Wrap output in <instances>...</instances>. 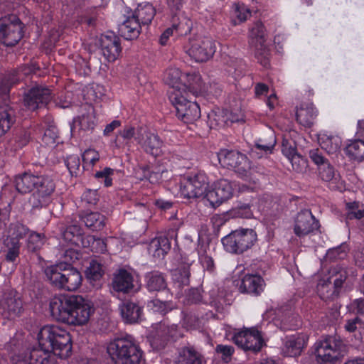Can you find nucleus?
I'll return each instance as SVG.
<instances>
[{
    "mask_svg": "<svg viewBox=\"0 0 364 364\" xmlns=\"http://www.w3.org/2000/svg\"><path fill=\"white\" fill-rule=\"evenodd\" d=\"M49 306L54 319L73 326L85 324L94 312L91 302L79 295L56 294Z\"/></svg>",
    "mask_w": 364,
    "mask_h": 364,
    "instance_id": "obj_1",
    "label": "nucleus"
},
{
    "mask_svg": "<svg viewBox=\"0 0 364 364\" xmlns=\"http://www.w3.org/2000/svg\"><path fill=\"white\" fill-rule=\"evenodd\" d=\"M38 341L41 346L48 348L60 358H66L70 355L71 336L66 330L58 326H45L41 328L38 334Z\"/></svg>",
    "mask_w": 364,
    "mask_h": 364,
    "instance_id": "obj_2",
    "label": "nucleus"
},
{
    "mask_svg": "<svg viewBox=\"0 0 364 364\" xmlns=\"http://www.w3.org/2000/svg\"><path fill=\"white\" fill-rule=\"evenodd\" d=\"M107 351L115 364H140L143 352L131 336L111 341Z\"/></svg>",
    "mask_w": 364,
    "mask_h": 364,
    "instance_id": "obj_3",
    "label": "nucleus"
},
{
    "mask_svg": "<svg viewBox=\"0 0 364 364\" xmlns=\"http://www.w3.org/2000/svg\"><path fill=\"white\" fill-rule=\"evenodd\" d=\"M346 351V344L337 336H328L314 344L316 360L319 364H333Z\"/></svg>",
    "mask_w": 364,
    "mask_h": 364,
    "instance_id": "obj_4",
    "label": "nucleus"
},
{
    "mask_svg": "<svg viewBox=\"0 0 364 364\" xmlns=\"http://www.w3.org/2000/svg\"><path fill=\"white\" fill-rule=\"evenodd\" d=\"M186 91L184 95L180 90L173 89L169 93V100L176 109V116L185 123H192L200 117V109L196 102L188 99Z\"/></svg>",
    "mask_w": 364,
    "mask_h": 364,
    "instance_id": "obj_5",
    "label": "nucleus"
},
{
    "mask_svg": "<svg viewBox=\"0 0 364 364\" xmlns=\"http://www.w3.org/2000/svg\"><path fill=\"white\" fill-rule=\"evenodd\" d=\"M257 240L252 229H238L232 231L222 239L225 250L233 254H242L250 249Z\"/></svg>",
    "mask_w": 364,
    "mask_h": 364,
    "instance_id": "obj_6",
    "label": "nucleus"
},
{
    "mask_svg": "<svg viewBox=\"0 0 364 364\" xmlns=\"http://www.w3.org/2000/svg\"><path fill=\"white\" fill-rule=\"evenodd\" d=\"M186 53L196 62L203 63L210 59L216 50L215 42L206 36H195L188 38V44L184 46Z\"/></svg>",
    "mask_w": 364,
    "mask_h": 364,
    "instance_id": "obj_7",
    "label": "nucleus"
},
{
    "mask_svg": "<svg viewBox=\"0 0 364 364\" xmlns=\"http://www.w3.org/2000/svg\"><path fill=\"white\" fill-rule=\"evenodd\" d=\"M23 23L16 15L0 18V43L7 47L16 45L23 38Z\"/></svg>",
    "mask_w": 364,
    "mask_h": 364,
    "instance_id": "obj_8",
    "label": "nucleus"
},
{
    "mask_svg": "<svg viewBox=\"0 0 364 364\" xmlns=\"http://www.w3.org/2000/svg\"><path fill=\"white\" fill-rule=\"evenodd\" d=\"M218 157L221 166L232 169L242 178L249 176L250 161L246 155L235 150L223 149Z\"/></svg>",
    "mask_w": 364,
    "mask_h": 364,
    "instance_id": "obj_9",
    "label": "nucleus"
},
{
    "mask_svg": "<svg viewBox=\"0 0 364 364\" xmlns=\"http://www.w3.org/2000/svg\"><path fill=\"white\" fill-rule=\"evenodd\" d=\"M55 183L48 176L37 175L35 187V193L29 199V203L33 208L46 207L50 203V197L55 191Z\"/></svg>",
    "mask_w": 364,
    "mask_h": 364,
    "instance_id": "obj_10",
    "label": "nucleus"
},
{
    "mask_svg": "<svg viewBox=\"0 0 364 364\" xmlns=\"http://www.w3.org/2000/svg\"><path fill=\"white\" fill-rule=\"evenodd\" d=\"M208 183V177L203 173L184 177L181 182V194L188 199L205 196Z\"/></svg>",
    "mask_w": 364,
    "mask_h": 364,
    "instance_id": "obj_11",
    "label": "nucleus"
},
{
    "mask_svg": "<svg viewBox=\"0 0 364 364\" xmlns=\"http://www.w3.org/2000/svg\"><path fill=\"white\" fill-rule=\"evenodd\" d=\"M235 183L225 178L217 180L205 195V198L213 208L220 206L233 196Z\"/></svg>",
    "mask_w": 364,
    "mask_h": 364,
    "instance_id": "obj_12",
    "label": "nucleus"
},
{
    "mask_svg": "<svg viewBox=\"0 0 364 364\" xmlns=\"http://www.w3.org/2000/svg\"><path fill=\"white\" fill-rule=\"evenodd\" d=\"M23 303L15 290L5 291L0 299V314L8 320H14L23 312Z\"/></svg>",
    "mask_w": 364,
    "mask_h": 364,
    "instance_id": "obj_13",
    "label": "nucleus"
},
{
    "mask_svg": "<svg viewBox=\"0 0 364 364\" xmlns=\"http://www.w3.org/2000/svg\"><path fill=\"white\" fill-rule=\"evenodd\" d=\"M232 341L245 351L259 352L264 345L261 333L256 328L238 331L232 337Z\"/></svg>",
    "mask_w": 364,
    "mask_h": 364,
    "instance_id": "obj_14",
    "label": "nucleus"
},
{
    "mask_svg": "<svg viewBox=\"0 0 364 364\" xmlns=\"http://www.w3.org/2000/svg\"><path fill=\"white\" fill-rule=\"evenodd\" d=\"M51 92L46 87L34 86L23 95L24 106L31 111L45 107L51 100Z\"/></svg>",
    "mask_w": 364,
    "mask_h": 364,
    "instance_id": "obj_15",
    "label": "nucleus"
},
{
    "mask_svg": "<svg viewBox=\"0 0 364 364\" xmlns=\"http://www.w3.org/2000/svg\"><path fill=\"white\" fill-rule=\"evenodd\" d=\"M135 140L145 152L157 156L161 153L164 142L158 136L144 127H139L136 131Z\"/></svg>",
    "mask_w": 364,
    "mask_h": 364,
    "instance_id": "obj_16",
    "label": "nucleus"
},
{
    "mask_svg": "<svg viewBox=\"0 0 364 364\" xmlns=\"http://www.w3.org/2000/svg\"><path fill=\"white\" fill-rule=\"evenodd\" d=\"M318 228L319 222L310 210H302L295 217L294 232L299 237L317 230Z\"/></svg>",
    "mask_w": 364,
    "mask_h": 364,
    "instance_id": "obj_17",
    "label": "nucleus"
},
{
    "mask_svg": "<svg viewBox=\"0 0 364 364\" xmlns=\"http://www.w3.org/2000/svg\"><path fill=\"white\" fill-rule=\"evenodd\" d=\"M102 53L109 62L115 61L122 52L120 39L112 32L102 35L100 39Z\"/></svg>",
    "mask_w": 364,
    "mask_h": 364,
    "instance_id": "obj_18",
    "label": "nucleus"
},
{
    "mask_svg": "<svg viewBox=\"0 0 364 364\" xmlns=\"http://www.w3.org/2000/svg\"><path fill=\"white\" fill-rule=\"evenodd\" d=\"M112 287L114 291L123 294L136 292V286L133 274L124 269H119L113 275Z\"/></svg>",
    "mask_w": 364,
    "mask_h": 364,
    "instance_id": "obj_19",
    "label": "nucleus"
},
{
    "mask_svg": "<svg viewBox=\"0 0 364 364\" xmlns=\"http://www.w3.org/2000/svg\"><path fill=\"white\" fill-rule=\"evenodd\" d=\"M123 321L127 323H136L142 319L143 307L138 301L131 299L123 301L119 306Z\"/></svg>",
    "mask_w": 364,
    "mask_h": 364,
    "instance_id": "obj_20",
    "label": "nucleus"
},
{
    "mask_svg": "<svg viewBox=\"0 0 364 364\" xmlns=\"http://www.w3.org/2000/svg\"><path fill=\"white\" fill-rule=\"evenodd\" d=\"M177 328L176 325L161 323L151 340L153 348L157 350L164 348L171 338L177 337Z\"/></svg>",
    "mask_w": 364,
    "mask_h": 364,
    "instance_id": "obj_21",
    "label": "nucleus"
},
{
    "mask_svg": "<svg viewBox=\"0 0 364 364\" xmlns=\"http://www.w3.org/2000/svg\"><path fill=\"white\" fill-rule=\"evenodd\" d=\"M68 267V264L66 262H59L46 267L43 270L46 280L52 287L60 290L63 280L65 279V270Z\"/></svg>",
    "mask_w": 364,
    "mask_h": 364,
    "instance_id": "obj_22",
    "label": "nucleus"
},
{
    "mask_svg": "<svg viewBox=\"0 0 364 364\" xmlns=\"http://www.w3.org/2000/svg\"><path fill=\"white\" fill-rule=\"evenodd\" d=\"M26 70L23 69L13 70L6 72L3 75L0 81V97L2 101H9V95L11 87L20 81L23 75H26Z\"/></svg>",
    "mask_w": 364,
    "mask_h": 364,
    "instance_id": "obj_23",
    "label": "nucleus"
},
{
    "mask_svg": "<svg viewBox=\"0 0 364 364\" xmlns=\"http://www.w3.org/2000/svg\"><path fill=\"white\" fill-rule=\"evenodd\" d=\"M307 338L304 335H292L286 337L282 347V353L285 356L296 357L299 355L306 346Z\"/></svg>",
    "mask_w": 364,
    "mask_h": 364,
    "instance_id": "obj_24",
    "label": "nucleus"
},
{
    "mask_svg": "<svg viewBox=\"0 0 364 364\" xmlns=\"http://www.w3.org/2000/svg\"><path fill=\"white\" fill-rule=\"evenodd\" d=\"M276 137L272 132H268L263 137L257 140L251 149L250 154L261 158L264 154H271L276 145Z\"/></svg>",
    "mask_w": 364,
    "mask_h": 364,
    "instance_id": "obj_25",
    "label": "nucleus"
},
{
    "mask_svg": "<svg viewBox=\"0 0 364 364\" xmlns=\"http://www.w3.org/2000/svg\"><path fill=\"white\" fill-rule=\"evenodd\" d=\"M317 115L318 110L312 102L301 103L300 106L296 108V121L305 127H311Z\"/></svg>",
    "mask_w": 364,
    "mask_h": 364,
    "instance_id": "obj_26",
    "label": "nucleus"
},
{
    "mask_svg": "<svg viewBox=\"0 0 364 364\" xmlns=\"http://www.w3.org/2000/svg\"><path fill=\"white\" fill-rule=\"evenodd\" d=\"M264 281L261 276L247 274L241 281L240 289L242 292L258 296L264 291Z\"/></svg>",
    "mask_w": 364,
    "mask_h": 364,
    "instance_id": "obj_27",
    "label": "nucleus"
},
{
    "mask_svg": "<svg viewBox=\"0 0 364 364\" xmlns=\"http://www.w3.org/2000/svg\"><path fill=\"white\" fill-rule=\"evenodd\" d=\"M16 111L9 101L0 104V137L4 136L16 122Z\"/></svg>",
    "mask_w": 364,
    "mask_h": 364,
    "instance_id": "obj_28",
    "label": "nucleus"
},
{
    "mask_svg": "<svg viewBox=\"0 0 364 364\" xmlns=\"http://www.w3.org/2000/svg\"><path fill=\"white\" fill-rule=\"evenodd\" d=\"M144 26L132 14L127 17L119 26V32L127 40H133L138 38L141 28Z\"/></svg>",
    "mask_w": 364,
    "mask_h": 364,
    "instance_id": "obj_29",
    "label": "nucleus"
},
{
    "mask_svg": "<svg viewBox=\"0 0 364 364\" xmlns=\"http://www.w3.org/2000/svg\"><path fill=\"white\" fill-rule=\"evenodd\" d=\"M318 176L323 181L329 183V187L332 190H339L343 188V181L338 173H336L334 168L328 161L318 168Z\"/></svg>",
    "mask_w": 364,
    "mask_h": 364,
    "instance_id": "obj_30",
    "label": "nucleus"
},
{
    "mask_svg": "<svg viewBox=\"0 0 364 364\" xmlns=\"http://www.w3.org/2000/svg\"><path fill=\"white\" fill-rule=\"evenodd\" d=\"M55 355L48 348L41 346L33 347L29 354V364H55Z\"/></svg>",
    "mask_w": 364,
    "mask_h": 364,
    "instance_id": "obj_31",
    "label": "nucleus"
},
{
    "mask_svg": "<svg viewBox=\"0 0 364 364\" xmlns=\"http://www.w3.org/2000/svg\"><path fill=\"white\" fill-rule=\"evenodd\" d=\"M64 240L75 246L88 247L89 242L85 237L81 228L77 225H71L66 227L63 232Z\"/></svg>",
    "mask_w": 364,
    "mask_h": 364,
    "instance_id": "obj_32",
    "label": "nucleus"
},
{
    "mask_svg": "<svg viewBox=\"0 0 364 364\" xmlns=\"http://www.w3.org/2000/svg\"><path fill=\"white\" fill-rule=\"evenodd\" d=\"M146 287L149 291H163L166 294L167 283L165 274L159 271H151L145 275Z\"/></svg>",
    "mask_w": 364,
    "mask_h": 364,
    "instance_id": "obj_33",
    "label": "nucleus"
},
{
    "mask_svg": "<svg viewBox=\"0 0 364 364\" xmlns=\"http://www.w3.org/2000/svg\"><path fill=\"white\" fill-rule=\"evenodd\" d=\"M175 364H205V360L193 346H186L179 350Z\"/></svg>",
    "mask_w": 364,
    "mask_h": 364,
    "instance_id": "obj_34",
    "label": "nucleus"
},
{
    "mask_svg": "<svg viewBox=\"0 0 364 364\" xmlns=\"http://www.w3.org/2000/svg\"><path fill=\"white\" fill-rule=\"evenodd\" d=\"M171 247L169 239L166 236L161 235L151 240L148 250L154 257L163 259L170 251Z\"/></svg>",
    "mask_w": 364,
    "mask_h": 364,
    "instance_id": "obj_35",
    "label": "nucleus"
},
{
    "mask_svg": "<svg viewBox=\"0 0 364 364\" xmlns=\"http://www.w3.org/2000/svg\"><path fill=\"white\" fill-rule=\"evenodd\" d=\"M84 112L73 119V124L77 123L82 130H92L95 126V112L93 106L86 104L82 107Z\"/></svg>",
    "mask_w": 364,
    "mask_h": 364,
    "instance_id": "obj_36",
    "label": "nucleus"
},
{
    "mask_svg": "<svg viewBox=\"0 0 364 364\" xmlns=\"http://www.w3.org/2000/svg\"><path fill=\"white\" fill-rule=\"evenodd\" d=\"M82 275L75 268L68 264L65 270V279L63 280L60 290L68 291H76L82 284Z\"/></svg>",
    "mask_w": 364,
    "mask_h": 364,
    "instance_id": "obj_37",
    "label": "nucleus"
},
{
    "mask_svg": "<svg viewBox=\"0 0 364 364\" xmlns=\"http://www.w3.org/2000/svg\"><path fill=\"white\" fill-rule=\"evenodd\" d=\"M166 299L162 300L155 298L148 302V307L154 312L161 315H166L174 309V304L172 301L173 294L170 290H166Z\"/></svg>",
    "mask_w": 364,
    "mask_h": 364,
    "instance_id": "obj_38",
    "label": "nucleus"
},
{
    "mask_svg": "<svg viewBox=\"0 0 364 364\" xmlns=\"http://www.w3.org/2000/svg\"><path fill=\"white\" fill-rule=\"evenodd\" d=\"M171 26L176 37H183L191 34L193 22L184 16H173L171 19Z\"/></svg>",
    "mask_w": 364,
    "mask_h": 364,
    "instance_id": "obj_39",
    "label": "nucleus"
},
{
    "mask_svg": "<svg viewBox=\"0 0 364 364\" xmlns=\"http://www.w3.org/2000/svg\"><path fill=\"white\" fill-rule=\"evenodd\" d=\"M133 14L144 26H149L156 15V9L150 3L140 4Z\"/></svg>",
    "mask_w": 364,
    "mask_h": 364,
    "instance_id": "obj_40",
    "label": "nucleus"
},
{
    "mask_svg": "<svg viewBox=\"0 0 364 364\" xmlns=\"http://www.w3.org/2000/svg\"><path fill=\"white\" fill-rule=\"evenodd\" d=\"M36 176L29 173L16 176L14 181L15 187L21 193H28L32 191L35 187Z\"/></svg>",
    "mask_w": 364,
    "mask_h": 364,
    "instance_id": "obj_41",
    "label": "nucleus"
},
{
    "mask_svg": "<svg viewBox=\"0 0 364 364\" xmlns=\"http://www.w3.org/2000/svg\"><path fill=\"white\" fill-rule=\"evenodd\" d=\"M318 142L321 149L328 154H333L339 151L341 145V139L338 136L328 135L326 134L318 136Z\"/></svg>",
    "mask_w": 364,
    "mask_h": 364,
    "instance_id": "obj_42",
    "label": "nucleus"
},
{
    "mask_svg": "<svg viewBox=\"0 0 364 364\" xmlns=\"http://www.w3.org/2000/svg\"><path fill=\"white\" fill-rule=\"evenodd\" d=\"M104 270L102 266L97 260L90 261L85 270V276L89 282L94 287L99 285V282L102 278Z\"/></svg>",
    "mask_w": 364,
    "mask_h": 364,
    "instance_id": "obj_43",
    "label": "nucleus"
},
{
    "mask_svg": "<svg viewBox=\"0 0 364 364\" xmlns=\"http://www.w3.org/2000/svg\"><path fill=\"white\" fill-rule=\"evenodd\" d=\"M82 220L85 225L92 231L101 230L105 225V217L97 212L86 213L82 217Z\"/></svg>",
    "mask_w": 364,
    "mask_h": 364,
    "instance_id": "obj_44",
    "label": "nucleus"
},
{
    "mask_svg": "<svg viewBox=\"0 0 364 364\" xmlns=\"http://www.w3.org/2000/svg\"><path fill=\"white\" fill-rule=\"evenodd\" d=\"M208 248V245L205 244L203 241H200L199 240L196 248L199 261L203 267L204 268V269L212 273L215 271V267L213 259L207 254Z\"/></svg>",
    "mask_w": 364,
    "mask_h": 364,
    "instance_id": "obj_45",
    "label": "nucleus"
},
{
    "mask_svg": "<svg viewBox=\"0 0 364 364\" xmlns=\"http://www.w3.org/2000/svg\"><path fill=\"white\" fill-rule=\"evenodd\" d=\"M194 262L193 258H189L186 256H182L179 262L178 267L176 271L179 274L178 281L183 285H188L189 277L191 276V266Z\"/></svg>",
    "mask_w": 364,
    "mask_h": 364,
    "instance_id": "obj_46",
    "label": "nucleus"
},
{
    "mask_svg": "<svg viewBox=\"0 0 364 364\" xmlns=\"http://www.w3.org/2000/svg\"><path fill=\"white\" fill-rule=\"evenodd\" d=\"M346 154L350 159L361 161L364 159V141L356 139L351 141L345 149Z\"/></svg>",
    "mask_w": 364,
    "mask_h": 364,
    "instance_id": "obj_47",
    "label": "nucleus"
},
{
    "mask_svg": "<svg viewBox=\"0 0 364 364\" xmlns=\"http://www.w3.org/2000/svg\"><path fill=\"white\" fill-rule=\"evenodd\" d=\"M250 15V9L244 4H234L231 12L230 22L232 25L237 26L245 22Z\"/></svg>",
    "mask_w": 364,
    "mask_h": 364,
    "instance_id": "obj_48",
    "label": "nucleus"
},
{
    "mask_svg": "<svg viewBox=\"0 0 364 364\" xmlns=\"http://www.w3.org/2000/svg\"><path fill=\"white\" fill-rule=\"evenodd\" d=\"M330 273L331 277L328 279L333 282V288L339 292V289L348 276V269L341 266H336L331 270Z\"/></svg>",
    "mask_w": 364,
    "mask_h": 364,
    "instance_id": "obj_49",
    "label": "nucleus"
},
{
    "mask_svg": "<svg viewBox=\"0 0 364 364\" xmlns=\"http://www.w3.org/2000/svg\"><path fill=\"white\" fill-rule=\"evenodd\" d=\"M255 47V57L263 67L267 68L270 63V50L265 43L252 45Z\"/></svg>",
    "mask_w": 364,
    "mask_h": 364,
    "instance_id": "obj_50",
    "label": "nucleus"
},
{
    "mask_svg": "<svg viewBox=\"0 0 364 364\" xmlns=\"http://www.w3.org/2000/svg\"><path fill=\"white\" fill-rule=\"evenodd\" d=\"M364 220V209L360 208L358 202H349L346 204L345 220L348 223L352 220Z\"/></svg>",
    "mask_w": 364,
    "mask_h": 364,
    "instance_id": "obj_51",
    "label": "nucleus"
},
{
    "mask_svg": "<svg viewBox=\"0 0 364 364\" xmlns=\"http://www.w3.org/2000/svg\"><path fill=\"white\" fill-rule=\"evenodd\" d=\"M7 250L5 260L8 262H16L20 254V243L17 238H11L6 242Z\"/></svg>",
    "mask_w": 364,
    "mask_h": 364,
    "instance_id": "obj_52",
    "label": "nucleus"
},
{
    "mask_svg": "<svg viewBox=\"0 0 364 364\" xmlns=\"http://www.w3.org/2000/svg\"><path fill=\"white\" fill-rule=\"evenodd\" d=\"M250 44L254 45L259 43H265V28L260 21L254 24L250 32Z\"/></svg>",
    "mask_w": 364,
    "mask_h": 364,
    "instance_id": "obj_53",
    "label": "nucleus"
},
{
    "mask_svg": "<svg viewBox=\"0 0 364 364\" xmlns=\"http://www.w3.org/2000/svg\"><path fill=\"white\" fill-rule=\"evenodd\" d=\"M188 93H191L193 96H196L203 90L202 81L200 76L197 74L188 75Z\"/></svg>",
    "mask_w": 364,
    "mask_h": 364,
    "instance_id": "obj_54",
    "label": "nucleus"
},
{
    "mask_svg": "<svg viewBox=\"0 0 364 364\" xmlns=\"http://www.w3.org/2000/svg\"><path fill=\"white\" fill-rule=\"evenodd\" d=\"M331 283L332 282L329 281V279H328L327 281L323 282L322 283L320 282L318 284L317 291L321 299L328 300L332 299L335 294L337 295L338 294V291L336 290V289H334L333 291H331L330 286Z\"/></svg>",
    "mask_w": 364,
    "mask_h": 364,
    "instance_id": "obj_55",
    "label": "nucleus"
},
{
    "mask_svg": "<svg viewBox=\"0 0 364 364\" xmlns=\"http://www.w3.org/2000/svg\"><path fill=\"white\" fill-rule=\"evenodd\" d=\"M44 235L37 232H31L28 235L27 241L28 250L32 252H35L40 250L43 245Z\"/></svg>",
    "mask_w": 364,
    "mask_h": 364,
    "instance_id": "obj_56",
    "label": "nucleus"
},
{
    "mask_svg": "<svg viewBox=\"0 0 364 364\" xmlns=\"http://www.w3.org/2000/svg\"><path fill=\"white\" fill-rule=\"evenodd\" d=\"M291 164L292 168L297 173H304L306 171L308 167V161L302 157L300 154H297L292 158L289 159Z\"/></svg>",
    "mask_w": 364,
    "mask_h": 364,
    "instance_id": "obj_57",
    "label": "nucleus"
},
{
    "mask_svg": "<svg viewBox=\"0 0 364 364\" xmlns=\"http://www.w3.org/2000/svg\"><path fill=\"white\" fill-rule=\"evenodd\" d=\"M65 163L70 175L77 176L80 166V158L77 155H71L66 158Z\"/></svg>",
    "mask_w": 364,
    "mask_h": 364,
    "instance_id": "obj_58",
    "label": "nucleus"
},
{
    "mask_svg": "<svg viewBox=\"0 0 364 364\" xmlns=\"http://www.w3.org/2000/svg\"><path fill=\"white\" fill-rule=\"evenodd\" d=\"M235 351L232 346L219 344L215 347V352L221 355V359L225 363H229Z\"/></svg>",
    "mask_w": 364,
    "mask_h": 364,
    "instance_id": "obj_59",
    "label": "nucleus"
},
{
    "mask_svg": "<svg viewBox=\"0 0 364 364\" xmlns=\"http://www.w3.org/2000/svg\"><path fill=\"white\" fill-rule=\"evenodd\" d=\"M114 173V169L105 167L103 170L97 171L95 177L100 181H103L105 187H109L112 184V179L110 177Z\"/></svg>",
    "mask_w": 364,
    "mask_h": 364,
    "instance_id": "obj_60",
    "label": "nucleus"
},
{
    "mask_svg": "<svg viewBox=\"0 0 364 364\" xmlns=\"http://www.w3.org/2000/svg\"><path fill=\"white\" fill-rule=\"evenodd\" d=\"M100 159L97 151L95 149H87L82 154V161L84 168L88 166H94Z\"/></svg>",
    "mask_w": 364,
    "mask_h": 364,
    "instance_id": "obj_61",
    "label": "nucleus"
},
{
    "mask_svg": "<svg viewBox=\"0 0 364 364\" xmlns=\"http://www.w3.org/2000/svg\"><path fill=\"white\" fill-rule=\"evenodd\" d=\"M181 79V73L176 68H169L166 71L164 80L166 82L170 85L173 88L177 87V84Z\"/></svg>",
    "mask_w": 364,
    "mask_h": 364,
    "instance_id": "obj_62",
    "label": "nucleus"
},
{
    "mask_svg": "<svg viewBox=\"0 0 364 364\" xmlns=\"http://www.w3.org/2000/svg\"><path fill=\"white\" fill-rule=\"evenodd\" d=\"M89 242V247H91L92 251L99 253H103L107 250V245L105 242L100 238H95L93 236H87Z\"/></svg>",
    "mask_w": 364,
    "mask_h": 364,
    "instance_id": "obj_63",
    "label": "nucleus"
},
{
    "mask_svg": "<svg viewBox=\"0 0 364 364\" xmlns=\"http://www.w3.org/2000/svg\"><path fill=\"white\" fill-rule=\"evenodd\" d=\"M232 215L236 218H251L253 213L249 204H243L235 208L232 210Z\"/></svg>",
    "mask_w": 364,
    "mask_h": 364,
    "instance_id": "obj_64",
    "label": "nucleus"
}]
</instances>
